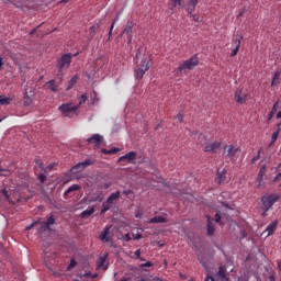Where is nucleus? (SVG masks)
Wrapping results in <instances>:
<instances>
[{"mask_svg":"<svg viewBox=\"0 0 281 281\" xmlns=\"http://www.w3.org/2000/svg\"><path fill=\"white\" fill-rule=\"evenodd\" d=\"M121 196V191H115L114 193H111L109 198H106L108 203L113 204L114 201L119 200Z\"/></svg>","mask_w":281,"mask_h":281,"instance_id":"obj_23","label":"nucleus"},{"mask_svg":"<svg viewBox=\"0 0 281 281\" xmlns=\"http://www.w3.org/2000/svg\"><path fill=\"white\" fill-rule=\"evenodd\" d=\"M215 222L220 225H222V217L218 213L215 214Z\"/></svg>","mask_w":281,"mask_h":281,"instance_id":"obj_46","label":"nucleus"},{"mask_svg":"<svg viewBox=\"0 0 281 281\" xmlns=\"http://www.w3.org/2000/svg\"><path fill=\"white\" fill-rule=\"evenodd\" d=\"M40 222H34L33 224L29 225V227H26V231H31L32 228L35 227V225H37Z\"/></svg>","mask_w":281,"mask_h":281,"instance_id":"obj_51","label":"nucleus"},{"mask_svg":"<svg viewBox=\"0 0 281 281\" xmlns=\"http://www.w3.org/2000/svg\"><path fill=\"white\" fill-rule=\"evenodd\" d=\"M199 64L200 59L198 55H193L189 59L183 60L181 65H179V67L176 70V74L182 76L187 71L193 70L195 67L199 66Z\"/></svg>","mask_w":281,"mask_h":281,"instance_id":"obj_3","label":"nucleus"},{"mask_svg":"<svg viewBox=\"0 0 281 281\" xmlns=\"http://www.w3.org/2000/svg\"><path fill=\"white\" fill-rule=\"evenodd\" d=\"M46 86H48V90H50L52 92L58 91V85L56 83L55 79L48 80V82H46Z\"/></svg>","mask_w":281,"mask_h":281,"instance_id":"obj_22","label":"nucleus"},{"mask_svg":"<svg viewBox=\"0 0 281 281\" xmlns=\"http://www.w3.org/2000/svg\"><path fill=\"white\" fill-rule=\"evenodd\" d=\"M278 105H279V101H277V102L273 104V106H272L270 113L268 114V122H270V121L274 117L276 113L278 112Z\"/></svg>","mask_w":281,"mask_h":281,"instance_id":"obj_25","label":"nucleus"},{"mask_svg":"<svg viewBox=\"0 0 281 281\" xmlns=\"http://www.w3.org/2000/svg\"><path fill=\"white\" fill-rule=\"evenodd\" d=\"M92 165H94V160H91L90 158H88L87 160H83V162H77V165H75V167H72L70 171H72L74 173H77Z\"/></svg>","mask_w":281,"mask_h":281,"instance_id":"obj_9","label":"nucleus"},{"mask_svg":"<svg viewBox=\"0 0 281 281\" xmlns=\"http://www.w3.org/2000/svg\"><path fill=\"white\" fill-rule=\"evenodd\" d=\"M101 151L105 155H114L120 153V149H117V147H112L111 149H102Z\"/></svg>","mask_w":281,"mask_h":281,"instance_id":"obj_31","label":"nucleus"},{"mask_svg":"<svg viewBox=\"0 0 281 281\" xmlns=\"http://www.w3.org/2000/svg\"><path fill=\"white\" fill-rule=\"evenodd\" d=\"M4 65L3 57L0 56V70H2V66Z\"/></svg>","mask_w":281,"mask_h":281,"instance_id":"obj_57","label":"nucleus"},{"mask_svg":"<svg viewBox=\"0 0 281 281\" xmlns=\"http://www.w3.org/2000/svg\"><path fill=\"white\" fill-rule=\"evenodd\" d=\"M266 173H267L266 167H260L258 176L256 178V180L259 182V184H261V182L263 181V177L266 176Z\"/></svg>","mask_w":281,"mask_h":281,"instance_id":"obj_24","label":"nucleus"},{"mask_svg":"<svg viewBox=\"0 0 281 281\" xmlns=\"http://www.w3.org/2000/svg\"><path fill=\"white\" fill-rule=\"evenodd\" d=\"M190 18L194 21V22H199V16L196 14H190Z\"/></svg>","mask_w":281,"mask_h":281,"instance_id":"obj_52","label":"nucleus"},{"mask_svg":"<svg viewBox=\"0 0 281 281\" xmlns=\"http://www.w3.org/2000/svg\"><path fill=\"white\" fill-rule=\"evenodd\" d=\"M109 257V254H104L103 256H100L98 261H97V267L99 269H103V270H106L108 269V266H105V262H106V259Z\"/></svg>","mask_w":281,"mask_h":281,"instance_id":"obj_17","label":"nucleus"},{"mask_svg":"<svg viewBox=\"0 0 281 281\" xmlns=\"http://www.w3.org/2000/svg\"><path fill=\"white\" fill-rule=\"evenodd\" d=\"M111 187L110 182H105V184H103L104 189H109Z\"/></svg>","mask_w":281,"mask_h":281,"instance_id":"obj_60","label":"nucleus"},{"mask_svg":"<svg viewBox=\"0 0 281 281\" xmlns=\"http://www.w3.org/2000/svg\"><path fill=\"white\" fill-rule=\"evenodd\" d=\"M154 281H165V280L161 278H155Z\"/></svg>","mask_w":281,"mask_h":281,"instance_id":"obj_62","label":"nucleus"},{"mask_svg":"<svg viewBox=\"0 0 281 281\" xmlns=\"http://www.w3.org/2000/svg\"><path fill=\"white\" fill-rule=\"evenodd\" d=\"M159 223H167V220L162 216H155L148 221V224H159Z\"/></svg>","mask_w":281,"mask_h":281,"instance_id":"obj_26","label":"nucleus"},{"mask_svg":"<svg viewBox=\"0 0 281 281\" xmlns=\"http://www.w3.org/2000/svg\"><path fill=\"white\" fill-rule=\"evenodd\" d=\"M183 0H171L172 8L182 9Z\"/></svg>","mask_w":281,"mask_h":281,"instance_id":"obj_32","label":"nucleus"},{"mask_svg":"<svg viewBox=\"0 0 281 281\" xmlns=\"http://www.w3.org/2000/svg\"><path fill=\"white\" fill-rule=\"evenodd\" d=\"M190 136L196 140L198 145L204 146V151L205 153H213L216 154V151L220 149L221 147V143L214 142V143H210L209 145V140L206 138L205 135H203L202 133H200L199 131H193L190 133Z\"/></svg>","mask_w":281,"mask_h":281,"instance_id":"obj_1","label":"nucleus"},{"mask_svg":"<svg viewBox=\"0 0 281 281\" xmlns=\"http://www.w3.org/2000/svg\"><path fill=\"white\" fill-rule=\"evenodd\" d=\"M111 207H112V203L109 202V200H105V202H102L101 214H104L105 212L111 210Z\"/></svg>","mask_w":281,"mask_h":281,"instance_id":"obj_27","label":"nucleus"},{"mask_svg":"<svg viewBox=\"0 0 281 281\" xmlns=\"http://www.w3.org/2000/svg\"><path fill=\"white\" fill-rule=\"evenodd\" d=\"M204 281H216L214 277H212L210 273L206 274Z\"/></svg>","mask_w":281,"mask_h":281,"instance_id":"obj_48","label":"nucleus"},{"mask_svg":"<svg viewBox=\"0 0 281 281\" xmlns=\"http://www.w3.org/2000/svg\"><path fill=\"white\" fill-rule=\"evenodd\" d=\"M2 193H3V195L7 198V200H8L10 203H13L12 200H11V198H10V195H9V193H8V191H7V189H3Z\"/></svg>","mask_w":281,"mask_h":281,"instance_id":"obj_41","label":"nucleus"},{"mask_svg":"<svg viewBox=\"0 0 281 281\" xmlns=\"http://www.w3.org/2000/svg\"><path fill=\"white\" fill-rule=\"evenodd\" d=\"M92 202H102L103 201V195L102 193H100L99 195H95V198H92L91 200Z\"/></svg>","mask_w":281,"mask_h":281,"instance_id":"obj_40","label":"nucleus"},{"mask_svg":"<svg viewBox=\"0 0 281 281\" xmlns=\"http://www.w3.org/2000/svg\"><path fill=\"white\" fill-rule=\"evenodd\" d=\"M40 183H44L46 181V176L44 173H40Z\"/></svg>","mask_w":281,"mask_h":281,"instance_id":"obj_49","label":"nucleus"},{"mask_svg":"<svg viewBox=\"0 0 281 281\" xmlns=\"http://www.w3.org/2000/svg\"><path fill=\"white\" fill-rule=\"evenodd\" d=\"M98 29H99V26H95V25L90 26V31L92 34H94L98 31Z\"/></svg>","mask_w":281,"mask_h":281,"instance_id":"obj_54","label":"nucleus"},{"mask_svg":"<svg viewBox=\"0 0 281 281\" xmlns=\"http://www.w3.org/2000/svg\"><path fill=\"white\" fill-rule=\"evenodd\" d=\"M77 266V262H76V260H70V265H68V270H71V269H74L75 267Z\"/></svg>","mask_w":281,"mask_h":281,"instance_id":"obj_43","label":"nucleus"},{"mask_svg":"<svg viewBox=\"0 0 281 281\" xmlns=\"http://www.w3.org/2000/svg\"><path fill=\"white\" fill-rule=\"evenodd\" d=\"M112 226H105L103 232L99 235V239L101 241H104V243H109L110 241V231H111Z\"/></svg>","mask_w":281,"mask_h":281,"instance_id":"obj_15","label":"nucleus"},{"mask_svg":"<svg viewBox=\"0 0 281 281\" xmlns=\"http://www.w3.org/2000/svg\"><path fill=\"white\" fill-rule=\"evenodd\" d=\"M226 175H227L226 169H222V171L221 169H217L215 182H217L218 184H222L226 180Z\"/></svg>","mask_w":281,"mask_h":281,"instance_id":"obj_16","label":"nucleus"},{"mask_svg":"<svg viewBox=\"0 0 281 281\" xmlns=\"http://www.w3.org/2000/svg\"><path fill=\"white\" fill-rule=\"evenodd\" d=\"M123 194L128 196V195L133 194V191H132V189H128L126 191H123Z\"/></svg>","mask_w":281,"mask_h":281,"instance_id":"obj_53","label":"nucleus"},{"mask_svg":"<svg viewBox=\"0 0 281 281\" xmlns=\"http://www.w3.org/2000/svg\"><path fill=\"white\" fill-rule=\"evenodd\" d=\"M103 136L100 134H92L90 138H87V144H93L94 147H99L102 144Z\"/></svg>","mask_w":281,"mask_h":281,"instance_id":"obj_10","label":"nucleus"},{"mask_svg":"<svg viewBox=\"0 0 281 281\" xmlns=\"http://www.w3.org/2000/svg\"><path fill=\"white\" fill-rule=\"evenodd\" d=\"M116 21H117V18H114V20L111 23L110 31H109V37L112 35V32L114 30Z\"/></svg>","mask_w":281,"mask_h":281,"instance_id":"obj_39","label":"nucleus"},{"mask_svg":"<svg viewBox=\"0 0 281 281\" xmlns=\"http://www.w3.org/2000/svg\"><path fill=\"white\" fill-rule=\"evenodd\" d=\"M87 101H88V97H87L86 93H83V94H81V95L79 97V103H77V105H79V108H80L82 104H86Z\"/></svg>","mask_w":281,"mask_h":281,"instance_id":"obj_33","label":"nucleus"},{"mask_svg":"<svg viewBox=\"0 0 281 281\" xmlns=\"http://www.w3.org/2000/svg\"><path fill=\"white\" fill-rule=\"evenodd\" d=\"M142 52H143V47H138L136 54H135V57H134V60H136L138 58V56L142 55Z\"/></svg>","mask_w":281,"mask_h":281,"instance_id":"obj_47","label":"nucleus"},{"mask_svg":"<svg viewBox=\"0 0 281 281\" xmlns=\"http://www.w3.org/2000/svg\"><path fill=\"white\" fill-rule=\"evenodd\" d=\"M71 60H72V54L71 53L63 54L61 57H59V59H57L58 72L60 74L64 70L69 69V67L71 66Z\"/></svg>","mask_w":281,"mask_h":281,"instance_id":"obj_4","label":"nucleus"},{"mask_svg":"<svg viewBox=\"0 0 281 281\" xmlns=\"http://www.w3.org/2000/svg\"><path fill=\"white\" fill-rule=\"evenodd\" d=\"M277 119H281V111L278 112Z\"/></svg>","mask_w":281,"mask_h":281,"instance_id":"obj_63","label":"nucleus"},{"mask_svg":"<svg viewBox=\"0 0 281 281\" xmlns=\"http://www.w3.org/2000/svg\"><path fill=\"white\" fill-rule=\"evenodd\" d=\"M234 100L237 104L244 105L248 101V93L243 89H236L234 92Z\"/></svg>","mask_w":281,"mask_h":281,"instance_id":"obj_8","label":"nucleus"},{"mask_svg":"<svg viewBox=\"0 0 281 281\" xmlns=\"http://www.w3.org/2000/svg\"><path fill=\"white\" fill-rule=\"evenodd\" d=\"M281 180V173H279L278 176H276V178L273 179L274 182H278Z\"/></svg>","mask_w":281,"mask_h":281,"instance_id":"obj_55","label":"nucleus"},{"mask_svg":"<svg viewBox=\"0 0 281 281\" xmlns=\"http://www.w3.org/2000/svg\"><path fill=\"white\" fill-rule=\"evenodd\" d=\"M243 36H239L238 38L233 40V43L235 47L232 49L231 57H235L238 55L239 47L241 45Z\"/></svg>","mask_w":281,"mask_h":281,"instance_id":"obj_14","label":"nucleus"},{"mask_svg":"<svg viewBox=\"0 0 281 281\" xmlns=\"http://www.w3.org/2000/svg\"><path fill=\"white\" fill-rule=\"evenodd\" d=\"M77 82H78V77L72 76V78H70V81H68V87L66 88V91L71 90Z\"/></svg>","mask_w":281,"mask_h":281,"instance_id":"obj_30","label":"nucleus"},{"mask_svg":"<svg viewBox=\"0 0 281 281\" xmlns=\"http://www.w3.org/2000/svg\"><path fill=\"white\" fill-rule=\"evenodd\" d=\"M11 99L7 97H0V105H7L10 104Z\"/></svg>","mask_w":281,"mask_h":281,"instance_id":"obj_36","label":"nucleus"},{"mask_svg":"<svg viewBox=\"0 0 281 281\" xmlns=\"http://www.w3.org/2000/svg\"><path fill=\"white\" fill-rule=\"evenodd\" d=\"M238 151H239V147H235V145H225L223 147L222 157L224 159H228L233 161L236 155L238 154Z\"/></svg>","mask_w":281,"mask_h":281,"instance_id":"obj_6","label":"nucleus"},{"mask_svg":"<svg viewBox=\"0 0 281 281\" xmlns=\"http://www.w3.org/2000/svg\"><path fill=\"white\" fill-rule=\"evenodd\" d=\"M279 134H280V127H278L277 131H274V132L272 133V136H271L272 143H276V142H277V139H278V137H279Z\"/></svg>","mask_w":281,"mask_h":281,"instance_id":"obj_37","label":"nucleus"},{"mask_svg":"<svg viewBox=\"0 0 281 281\" xmlns=\"http://www.w3.org/2000/svg\"><path fill=\"white\" fill-rule=\"evenodd\" d=\"M78 109H79V104H75L72 102H68L59 105V111H61V114L68 117H72L76 114Z\"/></svg>","mask_w":281,"mask_h":281,"instance_id":"obj_5","label":"nucleus"},{"mask_svg":"<svg viewBox=\"0 0 281 281\" xmlns=\"http://www.w3.org/2000/svg\"><path fill=\"white\" fill-rule=\"evenodd\" d=\"M56 224V220L54 215H50L48 220L45 221L44 226L40 227V232H43L46 229L52 231V226Z\"/></svg>","mask_w":281,"mask_h":281,"instance_id":"obj_13","label":"nucleus"},{"mask_svg":"<svg viewBox=\"0 0 281 281\" xmlns=\"http://www.w3.org/2000/svg\"><path fill=\"white\" fill-rule=\"evenodd\" d=\"M143 217V212L140 210L135 212V218H142Z\"/></svg>","mask_w":281,"mask_h":281,"instance_id":"obj_50","label":"nucleus"},{"mask_svg":"<svg viewBox=\"0 0 281 281\" xmlns=\"http://www.w3.org/2000/svg\"><path fill=\"white\" fill-rule=\"evenodd\" d=\"M278 228V222H273L269 226H267L266 231L262 234L267 233V237L273 235Z\"/></svg>","mask_w":281,"mask_h":281,"instance_id":"obj_19","label":"nucleus"},{"mask_svg":"<svg viewBox=\"0 0 281 281\" xmlns=\"http://www.w3.org/2000/svg\"><path fill=\"white\" fill-rule=\"evenodd\" d=\"M132 238H133V240H139L143 238V235L142 234H133Z\"/></svg>","mask_w":281,"mask_h":281,"instance_id":"obj_42","label":"nucleus"},{"mask_svg":"<svg viewBox=\"0 0 281 281\" xmlns=\"http://www.w3.org/2000/svg\"><path fill=\"white\" fill-rule=\"evenodd\" d=\"M277 267H278L279 271L281 272V261L278 262Z\"/></svg>","mask_w":281,"mask_h":281,"instance_id":"obj_61","label":"nucleus"},{"mask_svg":"<svg viewBox=\"0 0 281 281\" xmlns=\"http://www.w3.org/2000/svg\"><path fill=\"white\" fill-rule=\"evenodd\" d=\"M31 101H32V100H31L30 98H26V100H24V104H25V105H30Z\"/></svg>","mask_w":281,"mask_h":281,"instance_id":"obj_58","label":"nucleus"},{"mask_svg":"<svg viewBox=\"0 0 281 281\" xmlns=\"http://www.w3.org/2000/svg\"><path fill=\"white\" fill-rule=\"evenodd\" d=\"M217 277L220 281H229V279L226 276V269L224 267L218 268Z\"/></svg>","mask_w":281,"mask_h":281,"instance_id":"obj_21","label":"nucleus"},{"mask_svg":"<svg viewBox=\"0 0 281 281\" xmlns=\"http://www.w3.org/2000/svg\"><path fill=\"white\" fill-rule=\"evenodd\" d=\"M279 198H276L274 195H263L261 198V205L262 209L268 212L272 206L278 202Z\"/></svg>","mask_w":281,"mask_h":281,"instance_id":"obj_7","label":"nucleus"},{"mask_svg":"<svg viewBox=\"0 0 281 281\" xmlns=\"http://www.w3.org/2000/svg\"><path fill=\"white\" fill-rule=\"evenodd\" d=\"M136 157H137V153L136 151H128L124 156H121L119 158L117 162H123V161L132 162L133 160L136 159Z\"/></svg>","mask_w":281,"mask_h":281,"instance_id":"obj_11","label":"nucleus"},{"mask_svg":"<svg viewBox=\"0 0 281 281\" xmlns=\"http://www.w3.org/2000/svg\"><path fill=\"white\" fill-rule=\"evenodd\" d=\"M35 164H37V166H40L41 169H44L43 162H41V160H35Z\"/></svg>","mask_w":281,"mask_h":281,"instance_id":"obj_56","label":"nucleus"},{"mask_svg":"<svg viewBox=\"0 0 281 281\" xmlns=\"http://www.w3.org/2000/svg\"><path fill=\"white\" fill-rule=\"evenodd\" d=\"M175 119H176L179 123H181V122L183 121V114H182V113H178V114L175 116Z\"/></svg>","mask_w":281,"mask_h":281,"instance_id":"obj_44","label":"nucleus"},{"mask_svg":"<svg viewBox=\"0 0 281 281\" xmlns=\"http://www.w3.org/2000/svg\"><path fill=\"white\" fill-rule=\"evenodd\" d=\"M140 255H142L140 249H137V250L134 252L133 258H134V259H139V258H140Z\"/></svg>","mask_w":281,"mask_h":281,"instance_id":"obj_45","label":"nucleus"},{"mask_svg":"<svg viewBox=\"0 0 281 281\" xmlns=\"http://www.w3.org/2000/svg\"><path fill=\"white\" fill-rule=\"evenodd\" d=\"M153 58L150 56H145L140 59L139 64L134 69V78L142 80L145 74L151 68Z\"/></svg>","mask_w":281,"mask_h":281,"instance_id":"obj_2","label":"nucleus"},{"mask_svg":"<svg viewBox=\"0 0 281 281\" xmlns=\"http://www.w3.org/2000/svg\"><path fill=\"white\" fill-rule=\"evenodd\" d=\"M214 233H215V226H214L213 222L211 221V217L207 216L206 234L209 236H211V235H214Z\"/></svg>","mask_w":281,"mask_h":281,"instance_id":"obj_20","label":"nucleus"},{"mask_svg":"<svg viewBox=\"0 0 281 281\" xmlns=\"http://www.w3.org/2000/svg\"><path fill=\"white\" fill-rule=\"evenodd\" d=\"M125 240H126V241L132 240V237H131V235H130V234H126V235H125Z\"/></svg>","mask_w":281,"mask_h":281,"instance_id":"obj_59","label":"nucleus"},{"mask_svg":"<svg viewBox=\"0 0 281 281\" xmlns=\"http://www.w3.org/2000/svg\"><path fill=\"white\" fill-rule=\"evenodd\" d=\"M262 149H259L258 154L251 158V164L257 162L261 158Z\"/></svg>","mask_w":281,"mask_h":281,"instance_id":"obj_38","label":"nucleus"},{"mask_svg":"<svg viewBox=\"0 0 281 281\" xmlns=\"http://www.w3.org/2000/svg\"><path fill=\"white\" fill-rule=\"evenodd\" d=\"M280 83V74L279 72H276L273 75V78H272V81H271V86H276V85H279Z\"/></svg>","mask_w":281,"mask_h":281,"instance_id":"obj_34","label":"nucleus"},{"mask_svg":"<svg viewBox=\"0 0 281 281\" xmlns=\"http://www.w3.org/2000/svg\"><path fill=\"white\" fill-rule=\"evenodd\" d=\"M123 34L127 35L128 41L133 38V22H127L125 29L123 30Z\"/></svg>","mask_w":281,"mask_h":281,"instance_id":"obj_18","label":"nucleus"},{"mask_svg":"<svg viewBox=\"0 0 281 281\" xmlns=\"http://www.w3.org/2000/svg\"><path fill=\"white\" fill-rule=\"evenodd\" d=\"M81 189L80 184H72V187H68V190L64 193V196H67L68 194L79 191Z\"/></svg>","mask_w":281,"mask_h":281,"instance_id":"obj_28","label":"nucleus"},{"mask_svg":"<svg viewBox=\"0 0 281 281\" xmlns=\"http://www.w3.org/2000/svg\"><path fill=\"white\" fill-rule=\"evenodd\" d=\"M94 213V209L93 206H90V209H86V211H83L81 213V218H88L89 216H91Z\"/></svg>","mask_w":281,"mask_h":281,"instance_id":"obj_29","label":"nucleus"},{"mask_svg":"<svg viewBox=\"0 0 281 281\" xmlns=\"http://www.w3.org/2000/svg\"><path fill=\"white\" fill-rule=\"evenodd\" d=\"M154 263L153 262H146V263H142L139 265V269H143L144 271L148 272L149 270L145 269V268H153Z\"/></svg>","mask_w":281,"mask_h":281,"instance_id":"obj_35","label":"nucleus"},{"mask_svg":"<svg viewBox=\"0 0 281 281\" xmlns=\"http://www.w3.org/2000/svg\"><path fill=\"white\" fill-rule=\"evenodd\" d=\"M120 281H132V279L126 278V279H122V280H120Z\"/></svg>","mask_w":281,"mask_h":281,"instance_id":"obj_64","label":"nucleus"},{"mask_svg":"<svg viewBox=\"0 0 281 281\" xmlns=\"http://www.w3.org/2000/svg\"><path fill=\"white\" fill-rule=\"evenodd\" d=\"M198 4H199V0H189L187 2L186 11L188 12L189 15H192Z\"/></svg>","mask_w":281,"mask_h":281,"instance_id":"obj_12","label":"nucleus"}]
</instances>
